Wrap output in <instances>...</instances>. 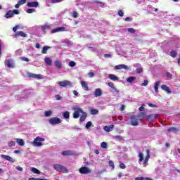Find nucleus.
<instances>
[{
    "label": "nucleus",
    "instance_id": "8",
    "mask_svg": "<svg viewBox=\"0 0 180 180\" xmlns=\"http://www.w3.org/2000/svg\"><path fill=\"white\" fill-rule=\"evenodd\" d=\"M5 65H6L8 68H14L15 63H13V60H12V59L6 60Z\"/></svg>",
    "mask_w": 180,
    "mask_h": 180
},
{
    "label": "nucleus",
    "instance_id": "19",
    "mask_svg": "<svg viewBox=\"0 0 180 180\" xmlns=\"http://www.w3.org/2000/svg\"><path fill=\"white\" fill-rule=\"evenodd\" d=\"M108 78L111 79V81H119V77L113 74L108 75Z\"/></svg>",
    "mask_w": 180,
    "mask_h": 180
},
{
    "label": "nucleus",
    "instance_id": "4",
    "mask_svg": "<svg viewBox=\"0 0 180 180\" xmlns=\"http://www.w3.org/2000/svg\"><path fill=\"white\" fill-rule=\"evenodd\" d=\"M57 84L59 85V86H63V88H65V86H70V88H72V83L68 80L60 81Z\"/></svg>",
    "mask_w": 180,
    "mask_h": 180
},
{
    "label": "nucleus",
    "instance_id": "49",
    "mask_svg": "<svg viewBox=\"0 0 180 180\" xmlns=\"http://www.w3.org/2000/svg\"><path fill=\"white\" fill-rule=\"evenodd\" d=\"M134 67H135L136 68H140V67H141V65L139 63H135L133 65Z\"/></svg>",
    "mask_w": 180,
    "mask_h": 180
},
{
    "label": "nucleus",
    "instance_id": "6",
    "mask_svg": "<svg viewBox=\"0 0 180 180\" xmlns=\"http://www.w3.org/2000/svg\"><path fill=\"white\" fill-rule=\"evenodd\" d=\"M79 172H80L81 174H83L84 175H85L86 174H91V172H92V170H91V169H89V167H82L79 169Z\"/></svg>",
    "mask_w": 180,
    "mask_h": 180
},
{
    "label": "nucleus",
    "instance_id": "52",
    "mask_svg": "<svg viewBox=\"0 0 180 180\" xmlns=\"http://www.w3.org/2000/svg\"><path fill=\"white\" fill-rule=\"evenodd\" d=\"M72 16L73 18H78V13L77 11L73 12Z\"/></svg>",
    "mask_w": 180,
    "mask_h": 180
},
{
    "label": "nucleus",
    "instance_id": "2",
    "mask_svg": "<svg viewBox=\"0 0 180 180\" xmlns=\"http://www.w3.org/2000/svg\"><path fill=\"white\" fill-rule=\"evenodd\" d=\"M44 138L41 137H37L34 139V141L31 143L34 147H41L43 144L41 143V141H44Z\"/></svg>",
    "mask_w": 180,
    "mask_h": 180
},
{
    "label": "nucleus",
    "instance_id": "22",
    "mask_svg": "<svg viewBox=\"0 0 180 180\" xmlns=\"http://www.w3.org/2000/svg\"><path fill=\"white\" fill-rule=\"evenodd\" d=\"M44 61L46 65L51 66L53 64V60L50 58H45Z\"/></svg>",
    "mask_w": 180,
    "mask_h": 180
},
{
    "label": "nucleus",
    "instance_id": "25",
    "mask_svg": "<svg viewBox=\"0 0 180 180\" xmlns=\"http://www.w3.org/2000/svg\"><path fill=\"white\" fill-rule=\"evenodd\" d=\"M54 64H55V65H56V67L57 68H61V67H63V63H61V61H60V60H56L55 62H54Z\"/></svg>",
    "mask_w": 180,
    "mask_h": 180
},
{
    "label": "nucleus",
    "instance_id": "5",
    "mask_svg": "<svg viewBox=\"0 0 180 180\" xmlns=\"http://www.w3.org/2000/svg\"><path fill=\"white\" fill-rule=\"evenodd\" d=\"M49 122L50 124H52V126H56V124H60V123H61V120L57 117H51L49 120Z\"/></svg>",
    "mask_w": 180,
    "mask_h": 180
},
{
    "label": "nucleus",
    "instance_id": "10",
    "mask_svg": "<svg viewBox=\"0 0 180 180\" xmlns=\"http://www.w3.org/2000/svg\"><path fill=\"white\" fill-rule=\"evenodd\" d=\"M130 124L131 126H139V120L134 116L130 117Z\"/></svg>",
    "mask_w": 180,
    "mask_h": 180
},
{
    "label": "nucleus",
    "instance_id": "64",
    "mask_svg": "<svg viewBox=\"0 0 180 180\" xmlns=\"http://www.w3.org/2000/svg\"><path fill=\"white\" fill-rule=\"evenodd\" d=\"M29 180H39V178L32 177V178H30Z\"/></svg>",
    "mask_w": 180,
    "mask_h": 180
},
{
    "label": "nucleus",
    "instance_id": "55",
    "mask_svg": "<svg viewBox=\"0 0 180 180\" xmlns=\"http://www.w3.org/2000/svg\"><path fill=\"white\" fill-rule=\"evenodd\" d=\"M21 59L22 60V61H26L27 63H29V58L26 57H22Z\"/></svg>",
    "mask_w": 180,
    "mask_h": 180
},
{
    "label": "nucleus",
    "instance_id": "21",
    "mask_svg": "<svg viewBox=\"0 0 180 180\" xmlns=\"http://www.w3.org/2000/svg\"><path fill=\"white\" fill-rule=\"evenodd\" d=\"M81 85L84 91H89V88L88 87V84H86L84 81L81 82Z\"/></svg>",
    "mask_w": 180,
    "mask_h": 180
},
{
    "label": "nucleus",
    "instance_id": "53",
    "mask_svg": "<svg viewBox=\"0 0 180 180\" xmlns=\"http://www.w3.org/2000/svg\"><path fill=\"white\" fill-rule=\"evenodd\" d=\"M89 78H94V77H95V73L89 72Z\"/></svg>",
    "mask_w": 180,
    "mask_h": 180
},
{
    "label": "nucleus",
    "instance_id": "26",
    "mask_svg": "<svg viewBox=\"0 0 180 180\" xmlns=\"http://www.w3.org/2000/svg\"><path fill=\"white\" fill-rule=\"evenodd\" d=\"M13 16V12L12 11H9L5 15V18H6V19H9V18H12Z\"/></svg>",
    "mask_w": 180,
    "mask_h": 180
},
{
    "label": "nucleus",
    "instance_id": "45",
    "mask_svg": "<svg viewBox=\"0 0 180 180\" xmlns=\"http://www.w3.org/2000/svg\"><path fill=\"white\" fill-rule=\"evenodd\" d=\"M69 65H70V67H75L76 63H75V62H74V61H70V62L69 63Z\"/></svg>",
    "mask_w": 180,
    "mask_h": 180
},
{
    "label": "nucleus",
    "instance_id": "54",
    "mask_svg": "<svg viewBox=\"0 0 180 180\" xmlns=\"http://www.w3.org/2000/svg\"><path fill=\"white\" fill-rule=\"evenodd\" d=\"M104 57L105 58H112V56L110 54H109V53L105 54Z\"/></svg>",
    "mask_w": 180,
    "mask_h": 180
},
{
    "label": "nucleus",
    "instance_id": "24",
    "mask_svg": "<svg viewBox=\"0 0 180 180\" xmlns=\"http://www.w3.org/2000/svg\"><path fill=\"white\" fill-rule=\"evenodd\" d=\"M30 170L33 172V174H37L38 175H40V174H41V172H40V170L37 169L35 167H31Z\"/></svg>",
    "mask_w": 180,
    "mask_h": 180
},
{
    "label": "nucleus",
    "instance_id": "46",
    "mask_svg": "<svg viewBox=\"0 0 180 180\" xmlns=\"http://www.w3.org/2000/svg\"><path fill=\"white\" fill-rule=\"evenodd\" d=\"M128 32L129 33H135L136 30H134V28H129Z\"/></svg>",
    "mask_w": 180,
    "mask_h": 180
},
{
    "label": "nucleus",
    "instance_id": "13",
    "mask_svg": "<svg viewBox=\"0 0 180 180\" xmlns=\"http://www.w3.org/2000/svg\"><path fill=\"white\" fill-rule=\"evenodd\" d=\"M27 6L29 8H37V6H39V3L37 1L29 2L27 3Z\"/></svg>",
    "mask_w": 180,
    "mask_h": 180
},
{
    "label": "nucleus",
    "instance_id": "60",
    "mask_svg": "<svg viewBox=\"0 0 180 180\" xmlns=\"http://www.w3.org/2000/svg\"><path fill=\"white\" fill-rule=\"evenodd\" d=\"M148 106H150V108H157V105L152 103H148Z\"/></svg>",
    "mask_w": 180,
    "mask_h": 180
},
{
    "label": "nucleus",
    "instance_id": "56",
    "mask_svg": "<svg viewBox=\"0 0 180 180\" xmlns=\"http://www.w3.org/2000/svg\"><path fill=\"white\" fill-rule=\"evenodd\" d=\"M73 94H74L75 96H79V93H78V91H77L76 90H74V91H73Z\"/></svg>",
    "mask_w": 180,
    "mask_h": 180
},
{
    "label": "nucleus",
    "instance_id": "14",
    "mask_svg": "<svg viewBox=\"0 0 180 180\" xmlns=\"http://www.w3.org/2000/svg\"><path fill=\"white\" fill-rule=\"evenodd\" d=\"M30 78H36L37 79H43V76L41 75H36L34 73H31L29 75Z\"/></svg>",
    "mask_w": 180,
    "mask_h": 180
},
{
    "label": "nucleus",
    "instance_id": "50",
    "mask_svg": "<svg viewBox=\"0 0 180 180\" xmlns=\"http://www.w3.org/2000/svg\"><path fill=\"white\" fill-rule=\"evenodd\" d=\"M27 13H33V12H34V9L33 8H29L27 11Z\"/></svg>",
    "mask_w": 180,
    "mask_h": 180
},
{
    "label": "nucleus",
    "instance_id": "40",
    "mask_svg": "<svg viewBox=\"0 0 180 180\" xmlns=\"http://www.w3.org/2000/svg\"><path fill=\"white\" fill-rule=\"evenodd\" d=\"M148 85V80H144L143 83L141 84V86H147Z\"/></svg>",
    "mask_w": 180,
    "mask_h": 180
},
{
    "label": "nucleus",
    "instance_id": "44",
    "mask_svg": "<svg viewBox=\"0 0 180 180\" xmlns=\"http://www.w3.org/2000/svg\"><path fill=\"white\" fill-rule=\"evenodd\" d=\"M108 86H110V88H112V89L115 87V84H113V82H110L108 83Z\"/></svg>",
    "mask_w": 180,
    "mask_h": 180
},
{
    "label": "nucleus",
    "instance_id": "34",
    "mask_svg": "<svg viewBox=\"0 0 180 180\" xmlns=\"http://www.w3.org/2000/svg\"><path fill=\"white\" fill-rule=\"evenodd\" d=\"M49 49H50V47L49 46H44L42 49V54H46V53H47V51L49 50Z\"/></svg>",
    "mask_w": 180,
    "mask_h": 180
},
{
    "label": "nucleus",
    "instance_id": "33",
    "mask_svg": "<svg viewBox=\"0 0 180 180\" xmlns=\"http://www.w3.org/2000/svg\"><path fill=\"white\" fill-rule=\"evenodd\" d=\"M108 165L112 167V171H113V169H115V162H113V161L110 160L108 162Z\"/></svg>",
    "mask_w": 180,
    "mask_h": 180
},
{
    "label": "nucleus",
    "instance_id": "39",
    "mask_svg": "<svg viewBox=\"0 0 180 180\" xmlns=\"http://www.w3.org/2000/svg\"><path fill=\"white\" fill-rule=\"evenodd\" d=\"M135 71L137 72V74H141V72H143V68H141V67L138 68Z\"/></svg>",
    "mask_w": 180,
    "mask_h": 180
},
{
    "label": "nucleus",
    "instance_id": "30",
    "mask_svg": "<svg viewBox=\"0 0 180 180\" xmlns=\"http://www.w3.org/2000/svg\"><path fill=\"white\" fill-rule=\"evenodd\" d=\"M146 153H147V155H146V157L145 158L144 160H145V161L148 162V160H150V155H151V153L150 152V150H147Z\"/></svg>",
    "mask_w": 180,
    "mask_h": 180
},
{
    "label": "nucleus",
    "instance_id": "16",
    "mask_svg": "<svg viewBox=\"0 0 180 180\" xmlns=\"http://www.w3.org/2000/svg\"><path fill=\"white\" fill-rule=\"evenodd\" d=\"M113 127H115V125H113V124H111L110 126H105L103 127V130L105 131H108V132L112 131V130H113Z\"/></svg>",
    "mask_w": 180,
    "mask_h": 180
},
{
    "label": "nucleus",
    "instance_id": "1",
    "mask_svg": "<svg viewBox=\"0 0 180 180\" xmlns=\"http://www.w3.org/2000/svg\"><path fill=\"white\" fill-rule=\"evenodd\" d=\"M73 110H75L73 113L74 119H78L79 117V115L82 113V116L80 117V122H84L85 119H86V112H84L81 108L75 106L72 108Z\"/></svg>",
    "mask_w": 180,
    "mask_h": 180
},
{
    "label": "nucleus",
    "instance_id": "27",
    "mask_svg": "<svg viewBox=\"0 0 180 180\" xmlns=\"http://www.w3.org/2000/svg\"><path fill=\"white\" fill-rule=\"evenodd\" d=\"M51 115H53V111H51V110L44 112L45 117H50V116H51Z\"/></svg>",
    "mask_w": 180,
    "mask_h": 180
},
{
    "label": "nucleus",
    "instance_id": "59",
    "mask_svg": "<svg viewBox=\"0 0 180 180\" xmlns=\"http://www.w3.org/2000/svg\"><path fill=\"white\" fill-rule=\"evenodd\" d=\"M132 19L130 17H127L125 18V22H131Z\"/></svg>",
    "mask_w": 180,
    "mask_h": 180
},
{
    "label": "nucleus",
    "instance_id": "17",
    "mask_svg": "<svg viewBox=\"0 0 180 180\" xmlns=\"http://www.w3.org/2000/svg\"><path fill=\"white\" fill-rule=\"evenodd\" d=\"M94 95L96 98L102 96V90L101 89H96L94 91Z\"/></svg>",
    "mask_w": 180,
    "mask_h": 180
},
{
    "label": "nucleus",
    "instance_id": "18",
    "mask_svg": "<svg viewBox=\"0 0 180 180\" xmlns=\"http://www.w3.org/2000/svg\"><path fill=\"white\" fill-rule=\"evenodd\" d=\"M160 85H161L160 81H158L154 84V89H155V92H156V94H158V86H160Z\"/></svg>",
    "mask_w": 180,
    "mask_h": 180
},
{
    "label": "nucleus",
    "instance_id": "20",
    "mask_svg": "<svg viewBox=\"0 0 180 180\" xmlns=\"http://www.w3.org/2000/svg\"><path fill=\"white\" fill-rule=\"evenodd\" d=\"M15 141H16V143L18 146H25V141H23V139H15Z\"/></svg>",
    "mask_w": 180,
    "mask_h": 180
},
{
    "label": "nucleus",
    "instance_id": "57",
    "mask_svg": "<svg viewBox=\"0 0 180 180\" xmlns=\"http://www.w3.org/2000/svg\"><path fill=\"white\" fill-rule=\"evenodd\" d=\"M112 90L115 94H119V90L115 86L112 87Z\"/></svg>",
    "mask_w": 180,
    "mask_h": 180
},
{
    "label": "nucleus",
    "instance_id": "7",
    "mask_svg": "<svg viewBox=\"0 0 180 180\" xmlns=\"http://www.w3.org/2000/svg\"><path fill=\"white\" fill-rule=\"evenodd\" d=\"M37 29H40L42 32H44V33H46V30H50L51 29V27L47 24H45L37 27Z\"/></svg>",
    "mask_w": 180,
    "mask_h": 180
},
{
    "label": "nucleus",
    "instance_id": "36",
    "mask_svg": "<svg viewBox=\"0 0 180 180\" xmlns=\"http://www.w3.org/2000/svg\"><path fill=\"white\" fill-rule=\"evenodd\" d=\"M170 56L173 57V58H175V57H176V51H172L170 52Z\"/></svg>",
    "mask_w": 180,
    "mask_h": 180
},
{
    "label": "nucleus",
    "instance_id": "43",
    "mask_svg": "<svg viewBox=\"0 0 180 180\" xmlns=\"http://www.w3.org/2000/svg\"><path fill=\"white\" fill-rule=\"evenodd\" d=\"M120 168H121V169H126V165H124V163L120 162Z\"/></svg>",
    "mask_w": 180,
    "mask_h": 180
},
{
    "label": "nucleus",
    "instance_id": "31",
    "mask_svg": "<svg viewBox=\"0 0 180 180\" xmlns=\"http://www.w3.org/2000/svg\"><path fill=\"white\" fill-rule=\"evenodd\" d=\"M63 115L65 119H70V112L65 111V112L63 113Z\"/></svg>",
    "mask_w": 180,
    "mask_h": 180
},
{
    "label": "nucleus",
    "instance_id": "15",
    "mask_svg": "<svg viewBox=\"0 0 180 180\" xmlns=\"http://www.w3.org/2000/svg\"><path fill=\"white\" fill-rule=\"evenodd\" d=\"M161 89H162V91H165L167 94H171V89L165 84H162L161 86Z\"/></svg>",
    "mask_w": 180,
    "mask_h": 180
},
{
    "label": "nucleus",
    "instance_id": "11",
    "mask_svg": "<svg viewBox=\"0 0 180 180\" xmlns=\"http://www.w3.org/2000/svg\"><path fill=\"white\" fill-rule=\"evenodd\" d=\"M115 70H130V67H129L126 65L121 64V65H116L115 67Z\"/></svg>",
    "mask_w": 180,
    "mask_h": 180
},
{
    "label": "nucleus",
    "instance_id": "3",
    "mask_svg": "<svg viewBox=\"0 0 180 180\" xmlns=\"http://www.w3.org/2000/svg\"><path fill=\"white\" fill-rule=\"evenodd\" d=\"M53 168L56 169V171H58L59 172H68L67 168L60 164H55L53 165Z\"/></svg>",
    "mask_w": 180,
    "mask_h": 180
},
{
    "label": "nucleus",
    "instance_id": "63",
    "mask_svg": "<svg viewBox=\"0 0 180 180\" xmlns=\"http://www.w3.org/2000/svg\"><path fill=\"white\" fill-rule=\"evenodd\" d=\"M148 163V162L147 160H143V167H147V164Z\"/></svg>",
    "mask_w": 180,
    "mask_h": 180
},
{
    "label": "nucleus",
    "instance_id": "41",
    "mask_svg": "<svg viewBox=\"0 0 180 180\" xmlns=\"http://www.w3.org/2000/svg\"><path fill=\"white\" fill-rule=\"evenodd\" d=\"M8 144L9 147H13L16 144V142H15V141H10V142L8 143Z\"/></svg>",
    "mask_w": 180,
    "mask_h": 180
},
{
    "label": "nucleus",
    "instance_id": "62",
    "mask_svg": "<svg viewBox=\"0 0 180 180\" xmlns=\"http://www.w3.org/2000/svg\"><path fill=\"white\" fill-rule=\"evenodd\" d=\"M13 13H14L15 15H19V11H18V10H13Z\"/></svg>",
    "mask_w": 180,
    "mask_h": 180
},
{
    "label": "nucleus",
    "instance_id": "23",
    "mask_svg": "<svg viewBox=\"0 0 180 180\" xmlns=\"http://www.w3.org/2000/svg\"><path fill=\"white\" fill-rule=\"evenodd\" d=\"M139 164H141L143 162V160H144V155L143 153H139Z\"/></svg>",
    "mask_w": 180,
    "mask_h": 180
},
{
    "label": "nucleus",
    "instance_id": "29",
    "mask_svg": "<svg viewBox=\"0 0 180 180\" xmlns=\"http://www.w3.org/2000/svg\"><path fill=\"white\" fill-rule=\"evenodd\" d=\"M134 81H136V77H129L127 79V82L131 84Z\"/></svg>",
    "mask_w": 180,
    "mask_h": 180
},
{
    "label": "nucleus",
    "instance_id": "48",
    "mask_svg": "<svg viewBox=\"0 0 180 180\" xmlns=\"http://www.w3.org/2000/svg\"><path fill=\"white\" fill-rule=\"evenodd\" d=\"M18 4L19 5H24V4H26V0H20Z\"/></svg>",
    "mask_w": 180,
    "mask_h": 180
},
{
    "label": "nucleus",
    "instance_id": "32",
    "mask_svg": "<svg viewBox=\"0 0 180 180\" xmlns=\"http://www.w3.org/2000/svg\"><path fill=\"white\" fill-rule=\"evenodd\" d=\"M167 131L175 133L176 131H178V129H176V127H171L167 129Z\"/></svg>",
    "mask_w": 180,
    "mask_h": 180
},
{
    "label": "nucleus",
    "instance_id": "51",
    "mask_svg": "<svg viewBox=\"0 0 180 180\" xmlns=\"http://www.w3.org/2000/svg\"><path fill=\"white\" fill-rule=\"evenodd\" d=\"M166 77L167 78H172V75L167 72H166Z\"/></svg>",
    "mask_w": 180,
    "mask_h": 180
},
{
    "label": "nucleus",
    "instance_id": "38",
    "mask_svg": "<svg viewBox=\"0 0 180 180\" xmlns=\"http://www.w3.org/2000/svg\"><path fill=\"white\" fill-rule=\"evenodd\" d=\"M101 147L102 148H108V143L106 142H102L101 143Z\"/></svg>",
    "mask_w": 180,
    "mask_h": 180
},
{
    "label": "nucleus",
    "instance_id": "9",
    "mask_svg": "<svg viewBox=\"0 0 180 180\" xmlns=\"http://www.w3.org/2000/svg\"><path fill=\"white\" fill-rule=\"evenodd\" d=\"M58 32H67V28L65 27H58L51 31V33H58Z\"/></svg>",
    "mask_w": 180,
    "mask_h": 180
},
{
    "label": "nucleus",
    "instance_id": "61",
    "mask_svg": "<svg viewBox=\"0 0 180 180\" xmlns=\"http://www.w3.org/2000/svg\"><path fill=\"white\" fill-rule=\"evenodd\" d=\"M63 0H52L53 4H57V2H62Z\"/></svg>",
    "mask_w": 180,
    "mask_h": 180
},
{
    "label": "nucleus",
    "instance_id": "58",
    "mask_svg": "<svg viewBox=\"0 0 180 180\" xmlns=\"http://www.w3.org/2000/svg\"><path fill=\"white\" fill-rule=\"evenodd\" d=\"M15 169H18V171H23V168H22V167L20 166H17L15 167Z\"/></svg>",
    "mask_w": 180,
    "mask_h": 180
},
{
    "label": "nucleus",
    "instance_id": "35",
    "mask_svg": "<svg viewBox=\"0 0 180 180\" xmlns=\"http://www.w3.org/2000/svg\"><path fill=\"white\" fill-rule=\"evenodd\" d=\"M63 155H71V151L70 150H65L62 152Z\"/></svg>",
    "mask_w": 180,
    "mask_h": 180
},
{
    "label": "nucleus",
    "instance_id": "42",
    "mask_svg": "<svg viewBox=\"0 0 180 180\" xmlns=\"http://www.w3.org/2000/svg\"><path fill=\"white\" fill-rule=\"evenodd\" d=\"M92 126V122L89 121L86 124V129H89Z\"/></svg>",
    "mask_w": 180,
    "mask_h": 180
},
{
    "label": "nucleus",
    "instance_id": "28",
    "mask_svg": "<svg viewBox=\"0 0 180 180\" xmlns=\"http://www.w3.org/2000/svg\"><path fill=\"white\" fill-rule=\"evenodd\" d=\"M15 34H16V36H21V37H26V36H27L26 33H25L22 31L16 32Z\"/></svg>",
    "mask_w": 180,
    "mask_h": 180
},
{
    "label": "nucleus",
    "instance_id": "47",
    "mask_svg": "<svg viewBox=\"0 0 180 180\" xmlns=\"http://www.w3.org/2000/svg\"><path fill=\"white\" fill-rule=\"evenodd\" d=\"M118 15H119V16L123 17L124 15V13H123V11L120 10V11H118Z\"/></svg>",
    "mask_w": 180,
    "mask_h": 180
},
{
    "label": "nucleus",
    "instance_id": "12",
    "mask_svg": "<svg viewBox=\"0 0 180 180\" xmlns=\"http://www.w3.org/2000/svg\"><path fill=\"white\" fill-rule=\"evenodd\" d=\"M1 158L6 160V161H10V162H15V160H13V158H12V157H11V156H8L6 155H1Z\"/></svg>",
    "mask_w": 180,
    "mask_h": 180
},
{
    "label": "nucleus",
    "instance_id": "37",
    "mask_svg": "<svg viewBox=\"0 0 180 180\" xmlns=\"http://www.w3.org/2000/svg\"><path fill=\"white\" fill-rule=\"evenodd\" d=\"M98 113H99V111H98V110H96V109L91 110V115H98Z\"/></svg>",
    "mask_w": 180,
    "mask_h": 180
}]
</instances>
